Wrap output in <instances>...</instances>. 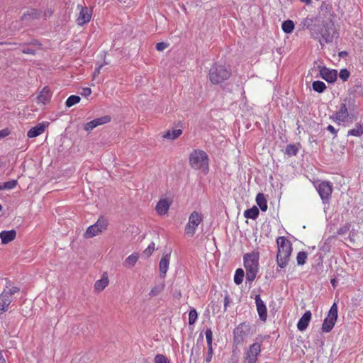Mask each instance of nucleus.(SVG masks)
<instances>
[{"mask_svg": "<svg viewBox=\"0 0 363 363\" xmlns=\"http://www.w3.org/2000/svg\"><path fill=\"white\" fill-rule=\"evenodd\" d=\"M16 231L15 230H3L0 233V238L2 245H6L16 239Z\"/></svg>", "mask_w": 363, "mask_h": 363, "instance_id": "aec40b11", "label": "nucleus"}, {"mask_svg": "<svg viewBox=\"0 0 363 363\" xmlns=\"http://www.w3.org/2000/svg\"><path fill=\"white\" fill-rule=\"evenodd\" d=\"M173 203L172 197H164L160 199V216L167 213L169 206Z\"/></svg>", "mask_w": 363, "mask_h": 363, "instance_id": "b1692460", "label": "nucleus"}, {"mask_svg": "<svg viewBox=\"0 0 363 363\" xmlns=\"http://www.w3.org/2000/svg\"><path fill=\"white\" fill-rule=\"evenodd\" d=\"M244 275H245V274H244V271L242 269L239 268V269H236L235 275H234V282L237 285L240 284L243 281Z\"/></svg>", "mask_w": 363, "mask_h": 363, "instance_id": "473e14b6", "label": "nucleus"}, {"mask_svg": "<svg viewBox=\"0 0 363 363\" xmlns=\"http://www.w3.org/2000/svg\"><path fill=\"white\" fill-rule=\"evenodd\" d=\"M155 363H159V354L155 356Z\"/></svg>", "mask_w": 363, "mask_h": 363, "instance_id": "4d7b16f0", "label": "nucleus"}, {"mask_svg": "<svg viewBox=\"0 0 363 363\" xmlns=\"http://www.w3.org/2000/svg\"><path fill=\"white\" fill-rule=\"evenodd\" d=\"M81 99L79 96L76 95H72L68 97V99L66 100L65 104L66 106L68 108L72 107V106L78 104L80 101Z\"/></svg>", "mask_w": 363, "mask_h": 363, "instance_id": "72a5a7b5", "label": "nucleus"}, {"mask_svg": "<svg viewBox=\"0 0 363 363\" xmlns=\"http://www.w3.org/2000/svg\"><path fill=\"white\" fill-rule=\"evenodd\" d=\"M312 86H313V90L317 91L318 93H322L326 89L325 84L323 82L318 81V80L313 82Z\"/></svg>", "mask_w": 363, "mask_h": 363, "instance_id": "2f4dec72", "label": "nucleus"}, {"mask_svg": "<svg viewBox=\"0 0 363 363\" xmlns=\"http://www.w3.org/2000/svg\"><path fill=\"white\" fill-rule=\"evenodd\" d=\"M316 189L323 202L324 203H328L333 191L332 184L329 182H321Z\"/></svg>", "mask_w": 363, "mask_h": 363, "instance_id": "f8f14e48", "label": "nucleus"}, {"mask_svg": "<svg viewBox=\"0 0 363 363\" xmlns=\"http://www.w3.org/2000/svg\"><path fill=\"white\" fill-rule=\"evenodd\" d=\"M320 75L328 82L332 83L336 81L337 72L335 69H330L325 67H320Z\"/></svg>", "mask_w": 363, "mask_h": 363, "instance_id": "a211bd4d", "label": "nucleus"}, {"mask_svg": "<svg viewBox=\"0 0 363 363\" xmlns=\"http://www.w3.org/2000/svg\"><path fill=\"white\" fill-rule=\"evenodd\" d=\"M91 94V90L89 87L84 88L82 89V92L81 93V94L84 96H89Z\"/></svg>", "mask_w": 363, "mask_h": 363, "instance_id": "a18cd8bd", "label": "nucleus"}, {"mask_svg": "<svg viewBox=\"0 0 363 363\" xmlns=\"http://www.w3.org/2000/svg\"><path fill=\"white\" fill-rule=\"evenodd\" d=\"M337 318V306L335 303L331 306L327 317L322 325V330L324 333H329L333 328Z\"/></svg>", "mask_w": 363, "mask_h": 363, "instance_id": "9d476101", "label": "nucleus"}, {"mask_svg": "<svg viewBox=\"0 0 363 363\" xmlns=\"http://www.w3.org/2000/svg\"><path fill=\"white\" fill-rule=\"evenodd\" d=\"M327 6V5H326V4H325V3H323V4H322V6H321V8L323 9V6Z\"/></svg>", "mask_w": 363, "mask_h": 363, "instance_id": "774afa93", "label": "nucleus"}, {"mask_svg": "<svg viewBox=\"0 0 363 363\" xmlns=\"http://www.w3.org/2000/svg\"><path fill=\"white\" fill-rule=\"evenodd\" d=\"M208 157L203 150H194L189 155V164L191 168L199 170L204 174L208 172Z\"/></svg>", "mask_w": 363, "mask_h": 363, "instance_id": "7ed1b4c3", "label": "nucleus"}, {"mask_svg": "<svg viewBox=\"0 0 363 363\" xmlns=\"http://www.w3.org/2000/svg\"><path fill=\"white\" fill-rule=\"evenodd\" d=\"M52 97V92L48 86H45L43 89L38 93L36 101L37 104H41L43 105H46L50 103Z\"/></svg>", "mask_w": 363, "mask_h": 363, "instance_id": "6ab92c4d", "label": "nucleus"}, {"mask_svg": "<svg viewBox=\"0 0 363 363\" xmlns=\"http://www.w3.org/2000/svg\"><path fill=\"white\" fill-rule=\"evenodd\" d=\"M243 327L244 325L240 324L234 330V342H236L237 344L242 342L245 336Z\"/></svg>", "mask_w": 363, "mask_h": 363, "instance_id": "393cba45", "label": "nucleus"}, {"mask_svg": "<svg viewBox=\"0 0 363 363\" xmlns=\"http://www.w3.org/2000/svg\"><path fill=\"white\" fill-rule=\"evenodd\" d=\"M18 184V181L16 179H12L4 182L3 185L0 184V190L3 189H14Z\"/></svg>", "mask_w": 363, "mask_h": 363, "instance_id": "f704fd0d", "label": "nucleus"}, {"mask_svg": "<svg viewBox=\"0 0 363 363\" xmlns=\"http://www.w3.org/2000/svg\"><path fill=\"white\" fill-rule=\"evenodd\" d=\"M256 203L262 211H266L267 209V200L262 193H259L256 196Z\"/></svg>", "mask_w": 363, "mask_h": 363, "instance_id": "cd10ccee", "label": "nucleus"}, {"mask_svg": "<svg viewBox=\"0 0 363 363\" xmlns=\"http://www.w3.org/2000/svg\"><path fill=\"white\" fill-rule=\"evenodd\" d=\"M182 133V130L181 129L169 130L163 135V138L169 140H174L179 138Z\"/></svg>", "mask_w": 363, "mask_h": 363, "instance_id": "bb28decb", "label": "nucleus"}, {"mask_svg": "<svg viewBox=\"0 0 363 363\" xmlns=\"http://www.w3.org/2000/svg\"><path fill=\"white\" fill-rule=\"evenodd\" d=\"M22 52L27 55H35L36 54V50L30 48H26L22 50Z\"/></svg>", "mask_w": 363, "mask_h": 363, "instance_id": "c03bdc74", "label": "nucleus"}, {"mask_svg": "<svg viewBox=\"0 0 363 363\" xmlns=\"http://www.w3.org/2000/svg\"><path fill=\"white\" fill-rule=\"evenodd\" d=\"M230 303V298L228 296H225L224 298V308L225 310H226L227 307L228 306V304Z\"/></svg>", "mask_w": 363, "mask_h": 363, "instance_id": "09e8293b", "label": "nucleus"}, {"mask_svg": "<svg viewBox=\"0 0 363 363\" xmlns=\"http://www.w3.org/2000/svg\"><path fill=\"white\" fill-rule=\"evenodd\" d=\"M77 9L79 10V12L76 18V23L79 26H82L91 21L92 10L81 5H78Z\"/></svg>", "mask_w": 363, "mask_h": 363, "instance_id": "9b49d317", "label": "nucleus"}, {"mask_svg": "<svg viewBox=\"0 0 363 363\" xmlns=\"http://www.w3.org/2000/svg\"><path fill=\"white\" fill-rule=\"evenodd\" d=\"M10 133L11 130L8 128L0 130V140L9 135Z\"/></svg>", "mask_w": 363, "mask_h": 363, "instance_id": "37998d69", "label": "nucleus"}, {"mask_svg": "<svg viewBox=\"0 0 363 363\" xmlns=\"http://www.w3.org/2000/svg\"><path fill=\"white\" fill-rule=\"evenodd\" d=\"M208 347L212 346L213 333L211 329H207L205 333Z\"/></svg>", "mask_w": 363, "mask_h": 363, "instance_id": "58836bf2", "label": "nucleus"}, {"mask_svg": "<svg viewBox=\"0 0 363 363\" xmlns=\"http://www.w3.org/2000/svg\"><path fill=\"white\" fill-rule=\"evenodd\" d=\"M155 250V243L152 242L143 251V254L149 257Z\"/></svg>", "mask_w": 363, "mask_h": 363, "instance_id": "ea45409f", "label": "nucleus"}, {"mask_svg": "<svg viewBox=\"0 0 363 363\" xmlns=\"http://www.w3.org/2000/svg\"><path fill=\"white\" fill-rule=\"evenodd\" d=\"M4 165V163L0 159V168Z\"/></svg>", "mask_w": 363, "mask_h": 363, "instance_id": "69168bd1", "label": "nucleus"}, {"mask_svg": "<svg viewBox=\"0 0 363 363\" xmlns=\"http://www.w3.org/2000/svg\"><path fill=\"white\" fill-rule=\"evenodd\" d=\"M311 313L310 311H307L304 313V314L301 316L297 323V328L300 331L305 330L311 320Z\"/></svg>", "mask_w": 363, "mask_h": 363, "instance_id": "4be33fe9", "label": "nucleus"}, {"mask_svg": "<svg viewBox=\"0 0 363 363\" xmlns=\"http://www.w3.org/2000/svg\"><path fill=\"white\" fill-rule=\"evenodd\" d=\"M20 289L17 286H6L0 294V315L9 310L13 301V296L18 293Z\"/></svg>", "mask_w": 363, "mask_h": 363, "instance_id": "423d86ee", "label": "nucleus"}, {"mask_svg": "<svg viewBox=\"0 0 363 363\" xmlns=\"http://www.w3.org/2000/svg\"><path fill=\"white\" fill-rule=\"evenodd\" d=\"M49 123L43 122L38 123L35 126L31 128L27 133V136L29 138H33L42 135L45 129L48 127Z\"/></svg>", "mask_w": 363, "mask_h": 363, "instance_id": "f3484780", "label": "nucleus"}, {"mask_svg": "<svg viewBox=\"0 0 363 363\" xmlns=\"http://www.w3.org/2000/svg\"><path fill=\"white\" fill-rule=\"evenodd\" d=\"M160 363H170V361L164 356L160 354Z\"/></svg>", "mask_w": 363, "mask_h": 363, "instance_id": "8fccbe9b", "label": "nucleus"}, {"mask_svg": "<svg viewBox=\"0 0 363 363\" xmlns=\"http://www.w3.org/2000/svg\"><path fill=\"white\" fill-rule=\"evenodd\" d=\"M35 13H36L35 11H31L30 13H28V15L31 16V15H33L34 13L35 14Z\"/></svg>", "mask_w": 363, "mask_h": 363, "instance_id": "e2e57ef3", "label": "nucleus"}, {"mask_svg": "<svg viewBox=\"0 0 363 363\" xmlns=\"http://www.w3.org/2000/svg\"><path fill=\"white\" fill-rule=\"evenodd\" d=\"M104 65H108L107 62H104V64L100 65L98 67L95 69L94 71V76L98 75L100 74L101 69L103 67Z\"/></svg>", "mask_w": 363, "mask_h": 363, "instance_id": "49530a36", "label": "nucleus"}, {"mask_svg": "<svg viewBox=\"0 0 363 363\" xmlns=\"http://www.w3.org/2000/svg\"><path fill=\"white\" fill-rule=\"evenodd\" d=\"M332 26L330 23H318L316 28H311L312 38L318 39L322 47L326 43H332L335 33Z\"/></svg>", "mask_w": 363, "mask_h": 363, "instance_id": "f03ea898", "label": "nucleus"}, {"mask_svg": "<svg viewBox=\"0 0 363 363\" xmlns=\"http://www.w3.org/2000/svg\"><path fill=\"white\" fill-rule=\"evenodd\" d=\"M228 363H238L237 361L231 360Z\"/></svg>", "mask_w": 363, "mask_h": 363, "instance_id": "338daca9", "label": "nucleus"}, {"mask_svg": "<svg viewBox=\"0 0 363 363\" xmlns=\"http://www.w3.org/2000/svg\"><path fill=\"white\" fill-rule=\"evenodd\" d=\"M0 363H6V361L1 352H0Z\"/></svg>", "mask_w": 363, "mask_h": 363, "instance_id": "864d4df0", "label": "nucleus"}, {"mask_svg": "<svg viewBox=\"0 0 363 363\" xmlns=\"http://www.w3.org/2000/svg\"><path fill=\"white\" fill-rule=\"evenodd\" d=\"M157 289H152V290L150 291V295H152V296H155V295H157Z\"/></svg>", "mask_w": 363, "mask_h": 363, "instance_id": "6e6d98bb", "label": "nucleus"}, {"mask_svg": "<svg viewBox=\"0 0 363 363\" xmlns=\"http://www.w3.org/2000/svg\"><path fill=\"white\" fill-rule=\"evenodd\" d=\"M327 129L328 130H329L331 133L334 134L335 135H336L337 134V130H335V128L332 125H329L328 127H327Z\"/></svg>", "mask_w": 363, "mask_h": 363, "instance_id": "de8ad7c7", "label": "nucleus"}, {"mask_svg": "<svg viewBox=\"0 0 363 363\" xmlns=\"http://www.w3.org/2000/svg\"><path fill=\"white\" fill-rule=\"evenodd\" d=\"M298 149L294 145H288L286 147V154L289 156L296 155L297 154Z\"/></svg>", "mask_w": 363, "mask_h": 363, "instance_id": "4c0bfd02", "label": "nucleus"}, {"mask_svg": "<svg viewBox=\"0 0 363 363\" xmlns=\"http://www.w3.org/2000/svg\"><path fill=\"white\" fill-rule=\"evenodd\" d=\"M171 252V250H165L163 253L162 259H160V279L165 277V274L169 269Z\"/></svg>", "mask_w": 363, "mask_h": 363, "instance_id": "dca6fc26", "label": "nucleus"}, {"mask_svg": "<svg viewBox=\"0 0 363 363\" xmlns=\"http://www.w3.org/2000/svg\"><path fill=\"white\" fill-rule=\"evenodd\" d=\"M346 230V229H343V228H340L338 231V233L339 234H343L345 233V231Z\"/></svg>", "mask_w": 363, "mask_h": 363, "instance_id": "13d9d810", "label": "nucleus"}, {"mask_svg": "<svg viewBox=\"0 0 363 363\" xmlns=\"http://www.w3.org/2000/svg\"><path fill=\"white\" fill-rule=\"evenodd\" d=\"M155 48L157 50H159V43L155 44Z\"/></svg>", "mask_w": 363, "mask_h": 363, "instance_id": "0e129e2a", "label": "nucleus"}, {"mask_svg": "<svg viewBox=\"0 0 363 363\" xmlns=\"http://www.w3.org/2000/svg\"><path fill=\"white\" fill-rule=\"evenodd\" d=\"M261 342H255L250 345L243 354V363H256L261 354Z\"/></svg>", "mask_w": 363, "mask_h": 363, "instance_id": "1a4fd4ad", "label": "nucleus"}, {"mask_svg": "<svg viewBox=\"0 0 363 363\" xmlns=\"http://www.w3.org/2000/svg\"><path fill=\"white\" fill-rule=\"evenodd\" d=\"M198 317L197 312L195 309H191L189 313V323L193 325L196 321Z\"/></svg>", "mask_w": 363, "mask_h": 363, "instance_id": "e433bc0d", "label": "nucleus"}, {"mask_svg": "<svg viewBox=\"0 0 363 363\" xmlns=\"http://www.w3.org/2000/svg\"><path fill=\"white\" fill-rule=\"evenodd\" d=\"M307 256H308V255L306 252H303V251L299 252L296 257L297 264L298 265L304 264L306 263Z\"/></svg>", "mask_w": 363, "mask_h": 363, "instance_id": "c9c22d12", "label": "nucleus"}, {"mask_svg": "<svg viewBox=\"0 0 363 363\" xmlns=\"http://www.w3.org/2000/svg\"><path fill=\"white\" fill-rule=\"evenodd\" d=\"M339 77L342 81L345 82L350 77V72L347 69H342L340 70L339 73Z\"/></svg>", "mask_w": 363, "mask_h": 363, "instance_id": "a19ab883", "label": "nucleus"}, {"mask_svg": "<svg viewBox=\"0 0 363 363\" xmlns=\"http://www.w3.org/2000/svg\"><path fill=\"white\" fill-rule=\"evenodd\" d=\"M109 279L107 273L104 272L101 278L94 283V289L96 292H101L108 285Z\"/></svg>", "mask_w": 363, "mask_h": 363, "instance_id": "412c9836", "label": "nucleus"}, {"mask_svg": "<svg viewBox=\"0 0 363 363\" xmlns=\"http://www.w3.org/2000/svg\"><path fill=\"white\" fill-rule=\"evenodd\" d=\"M230 71L223 65H214L209 71V79L213 84H218L228 79Z\"/></svg>", "mask_w": 363, "mask_h": 363, "instance_id": "39448f33", "label": "nucleus"}, {"mask_svg": "<svg viewBox=\"0 0 363 363\" xmlns=\"http://www.w3.org/2000/svg\"><path fill=\"white\" fill-rule=\"evenodd\" d=\"M301 2L306 4V5H310L311 4V0H299Z\"/></svg>", "mask_w": 363, "mask_h": 363, "instance_id": "5fc2aeb1", "label": "nucleus"}, {"mask_svg": "<svg viewBox=\"0 0 363 363\" xmlns=\"http://www.w3.org/2000/svg\"><path fill=\"white\" fill-rule=\"evenodd\" d=\"M277 244L278 248L277 263L280 268L284 269L288 265L292 252V245L289 240L283 236L277 239Z\"/></svg>", "mask_w": 363, "mask_h": 363, "instance_id": "f257e3e1", "label": "nucleus"}, {"mask_svg": "<svg viewBox=\"0 0 363 363\" xmlns=\"http://www.w3.org/2000/svg\"><path fill=\"white\" fill-rule=\"evenodd\" d=\"M255 301L259 319L262 321H265L267 318V309L265 303L262 300L259 295L255 296Z\"/></svg>", "mask_w": 363, "mask_h": 363, "instance_id": "2eb2a0df", "label": "nucleus"}, {"mask_svg": "<svg viewBox=\"0 0 363 363\" xmlns=\"http://www.w3.org/2000/svg\"><path fill=\"white\" fill-rule=\"evenodd\" d=\"M139 257L138 252H133L124 260L123 266L128 269H132L138 261Z\"/></svg>", "mask_w": 363, "mask_h": 363, "instance_id": "5701e85b", "label": "nucleus"}, {"mask_svg": "<svg viewBox=\"0 0 363 363\" xmlns=\"http://www.w3.org/2000/svg\"><path fill=\"white\" fill-rule=\"evenodd\" d=\"M213 356V348L212 346L208 347V352L205 359L206 363H210Z\"/></svg>", "mask_w": 363, "mask_h": 363, "instance_id": "79ce46f5", "label": "nucleus"}, {"mask_svg": "<svg viewBox=\"0 0 363 363\" xmlns=\"http://www.w3.org/2000/svg\"><path fill=\"white\" fill-rule=\"evenodd\" d=\"M167 48V44H166L163 42H160V51L164 50Z\"/></svg>", "mask_w": 363, "mask_h": 363, "instance_id": "603ef678", "label": "nucleus"}, {"mask_svg": "<svg viewBox=\"0 0 363 363\" xmlns=\"http://www.w3.org/2000/svg\"><path fill=\"white\" fill-rule=\"evenodd\" d=\"M317 21V18L307 17L302 21L301 24L303 26V28L308 29L310 30V33H311V28H316L318 24L316 23Z\"/></svg>", "mask_w": 363, "mask_h": 363, "instance_id": "a878e982", "label": "nucleus"}, {"mask_svg": "<svg viewBox=\"0 0 363 363\" xmlns=\"http://www.w3.org/2000/svg\"><path fill=\"white\" fill-rule=\"evenodd\" d=\"M363 134V125L360 123L356 124L355 127L350 130L347 133V135H352L359 137Z\"/></svg>", "mask_w": 363, "mask_h": 363, "instance_id": "c756f323", "label": "nucleus"}, {"mask_svg": "<svg viewBox=\"0 0 363 363\" xmlns=\"http://www.w3.org/2000/svg\"><path fill=\"white\" fill-rule=\"evenodd\" d=\"M11 43H7V42H1L0 43V45H12Z\"/></svg>", "mask_w": 363, "mask_h": 363, "instance_id": "052dcab7", "label": "nucleus"}, {"mask_svg": "<svg viewBox=\"0 0 363 363\" xmlns=\"http://www.w3.org/2000/svg\"><path fill=\"white\" fill-rule=\"evenodd\" d=\"M110 121L111 117L109 116H105L99 118L94 119L93 121L85 123L84 125V129L87 132H90L97 126L106 124Z\"/></svg>", "mask_w": 363, "mask_h": 363, "instance_id": "4468645a", "label": "nucleus"}, {"mask_svg": "<svg viewBox=\"0 0 363 363\" xmlns=\"http://www.w3.org/2000/svg\"><path fill=\"white\" fill-rule=\"evenodd\" d=\"M347 100L340 104L337 111H336L330 118L337 123H345L348 121L349 113L347 108Z\"/></svg>", "mask_w": 363, "mask_h": 363, "instance_id": "ddd939ff", "label": "nucleus"}, {"mask_svg": "<svg viewBox=\"0 0 363 363\" xmlns=\"http://www.w3.org/2000/svg\"><path fill=\"white\" fill-rule=\"evenodd\" d=\"M259 253L252 252L244 255V266L246 269V280L252 283L256 278L259 269Z\"/></svg>", "mask_w": 363, "mask_h": 363, "instance_id": "20e7f679", "label": "nucleus"}, {"mask_svg": "<svg viewBox=\"0 0 363 363\" xmlns=\"http://www.w3.org/2000/svg\"><path fill=\"white\" fill-rule=\"evenodd\" d=\"M30 44L38 46L39 50L42 48L41 44L38 40H33Z\"/></svg>", "mask_w": 363, "mask_h": 363, "instance_id": "3c124183", "label": "nucleus"}, {"mask_svg": "<svg viewBox=\"0 0 363 363\" xmlns=\"http://www.w3.org/2000/svg\"><path fill=\"white\" fill-rule=\"evenodd\" d=\"M335 283H336V280H335V279H333L331 280V284H332V285L333 286V287H335V286H336V285H335Z\"/></svg>", "mask_w": 363, "mask_h": 363, "instance_id": "bf43d9fd", "label": "nucleus"}, {"mask_svg": "<svg viewBox=\"0 0 363 363\" xmlns=\"http://www.w3.org/2000/svg\"><path fill=\"white\" fill-rule=\"evenodd\" d=\"M155 210L156 211L159 212V202L155 206Z\"/></svg>", "mask_w": 363, "mask_h": 363, "instance_id": "680f3d73", "label": "nucleus"}, {"mask_svg": "<svg viewBox=\"0 0 363 363\" xmlns=\"http://www.w3.org/2000/svg\"><path fill=\"white\" fill-rule=\"evenodd\" d=\"M203 220L202 214L198 211H193L189 216L188 222L184 228V233L189 237H192L199 225Z\"/></svg>", "mask_w": 363, "mask_h": 363, "instance_id": "0eeeda50", "label": "nucleus"}, {"mask_svg": "<svg viewBox=\"0 0 363 363\" xmlns=\"http://www.w3.org/2000/svg\"><path fill=\"white\" fill-rule=\"evenodd\" d=\"M281 28L284 33H291L294 29V23L291 20H286L282 23Z\"/></svg>", "mask_w": 363, "mask_h": 363, "instance_id": "7c9ffc66", "label": "nucleus"}, {"mask_svg": "<svg viewBox=\"0 0 363 363\" xmlns=\"http://www.w3.org/2000/svg\"><path fill=\"white\" fill-rule=\"evenodd\" d=\"M244 216L247 218L256 219L259 216V209L256 206L246 210L244 212Z\"/></svg>", "mask_w": 363, "mask_h": 363, "instance_id": "c85d7f7f", "label": "nucleus"}, {"mask_svg": "<svg viewBox=\"0 0 363 363\" xmlns=\"http://www.w3.org/2000/svg\"><path fill=\"white\" fill-rule=\"evenodd\" d=\"M107 220L104 217H101L98 219L95 224L89 226L86 229L84 236L87 239L92 238L94 236L98 235L99 234L104 232L107 228Z\"/></svg>", "mask_w": 363, "mask_h": 363, "instance_id": "6e6552de", "label": "nucleus"}]
</instances>
